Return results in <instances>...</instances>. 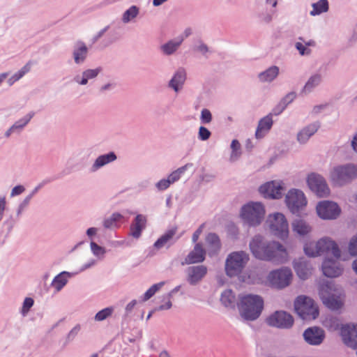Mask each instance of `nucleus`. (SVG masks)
<instances>
[{
  "mask_svg": "<svg viewBox=\"0 0 357 357\" xmlns=\"http://www.w3.org/2000/svg\"><path fill=\"white\" fill-rule=\"evenodd\" d=\"M319 81V77H317V76L312 77L308 80V82L306 83V84L305 86V89L306 90V89H310V88L312 87L313 86L317 84Z\"/></svg>",
  "mask_w": 357,
  "mask_h": 357,
  "instance_id": "45",
  "label": "nucleus"
},
{
  "mask_svg": "<svg viewBox=\"0 0 357 357\" xmlns=\"http://www.w3.org/2000/svg\"><path fill=\"white\" fill-rule=\"evenodd\" d=\"M265 215L264 206L259 202H250L244 205L241 211V216L250 226H257Z\"/></svg>",
  "mask_w": 357,
  "mask_h": 357,
  "instance_id": "10",
  "label": "nucleus"
},
{
  "mask_svg": "<svg viewBox=\"0 0 357 357\" xmlns=\"http://www.w3.org/2000/svg\"><path fill=\"white\" fill-rule=\"evenodd\" d=\"M307 183L310 189L319 197H327L330 195V188L322 176L311 173L307 176Z\"/></svg>",
  "mask_w": 357,
  "mask_h": 357,
  "instance_id": "12",
  "label": "nucleus"
},
{
  "mask_svg": "<svg viewBox=\"0 0 357 357\" xmlns=\"http://www.w3.org/2000/svg\"><path fill=\"white\" fill-rule=\"evenodd\" d=\"M285 202L291 212L294 213L306 205L307 200L301 190L291 189L286 195Z\"/></svg>",
  "mask_w": 357,
  "mask_h": 357,
  "instance_id": "13",
  "label": "nucleus"
},
{
  "mask_svg": "<svg viewBox=\"0 0 357 357\" xmlns=\"http://www.w3.org/2000/svg\"><path fill=\"white\" fill-rule=\"evenodd\" d=\"M316 130L317 129L314 126L307 127L303 129L298 134V140L300 142H305Z\"/></svg>",
  "mask_w": 357,
  "mask_h": 357,
  "instance_id": "31",
  "label": "nucleus"
},
{
  "mask_svg": "<svg viewBox=\"0 0 357 357\" xmlns=\"http://www.w3.org/2000/svg\"><path fill=\"white\" fill-rule=\"evenodd\" d=\"M294 97H295V95L294 93H290V94L287 95V96L286 97V99H287L289 100V102H290L294 99Z\"/></svg>",
  "mask_w": 357,
  "mask_h": 357,
  "instance_id": "59",
  "label": "nucleus"
},
{
  "mask_svg": "<svg viewBox=\"0 0 357 357\" xmlns=\"http://www.w3.org/2000/svg\"><path fill=\"white\" fill-rule=\"evenodd\" d=\"M340 335L346 345L352 348H357V324L342 326L340 329Z\"/></svg>",
  "mask_w": 357,
  "mask_h": 357,
  "instance_id": "17",
  "label": "nucleus"
},
{
  "mask_svg": "<svg viewBox=\"0 0 357 357\" xmlns=\"http://www.w3.org/2000/svg\"><path fill=\"white\" fill-rule=\"evenodd\" d=\"M86 54V47L85 46L82 47L77 52H75L74 54L75 62L79 63V61H83Z\"/></svg>",
  "mask_w": 357,
  "mask_h": 357,
  "instance_id": "40",
  "label": "nucleus"
},
{
  "mask_svg": "<svg viewBox=\"0 0 357 357\" xmlns=\"http://www.w3.org/2000/svg\"><path fill=\"white\" fill-rule=\"evenodd\" d=\"M181 41L182 40H179V41H177V42H174V41H169L168 43L164 44L161 48L163 51V52L165 54H167V55H169V54H173L177 49L178 47L180 46L181 43Z\"/></svg>",
  "mask_w": 357,
  "mask_h": 357,
  "instance_id": "29",
  "label": "nucleus"
},
{
  "mask_svg": "<svg viewBox=\"0 0 357 357\" xmlns=\"http://www.w3.org/2000/svg\"><path fill=\"white\" fill-rule=\"evenodd\" d=\"M328 9V5L327 0H320L319 2L312 4V10H311L310 15H319L323 12H326Z\"/></svg>",
  "mask_w": 357,
  "mask_h": 357,
  "instance_id": "27",
  "label": "nucleus"
},
{
  "mask_svg": "<svg viewBox=\"0 0 357 357\" xmlns=\"http://www.w3.org/2000/svg\"><path fill=\"white\" fill-rule=\"evenodd\" d=\"M164 285V282H160L158 284H155L153 285L144 294V301L149 300L152 296L155 294V293L158 291L162 286Z\"/></svg>",
  "mask_w": 357,
  "mask_h": 357,
  "instance_id": "37",
  "label": "nucleus"
},
{
  "mask_svg": "<svg viewBox=\"0 0 357 357\" xmlns=\"http://www.w3.org/2000/svg\"><path fill=\"white\" fill-rule=\"evenodd\" d=\"M266 225L270 232L275 236L284 240L289 236V224L285 216L281 213H274L268 215Z\"/></svg>",
  "mask_w": 357,
  "mask_h": 357,
  "instance_id": "9",
  "label": "nucleus"
},
{
  "mask_svg": "<svg viewBox=\"0 0 357 357\" xmlns=\"http://www.w3.org/2000/svg\"><path fill=\"white\" fill-rule=\"evenodd\" d=\"M278 74V68L276 66L270 68L266 72L260 74L259 77L262 81H271Z\"/></svg>",
  "mask_w": 357,
  "mask_h": 357,
  "instance_id": "30",
  "label": "nucleus"
},
{
  "mask_svg": "<svg viewBox=\"0 0 357 357\" xmlns=\"http://www.w3.org/2000/svg\"><path fill=\"white\" fill-rule=\"evenodd\" d=\"M172 307V302L169 300L165 305H160L159 310H167Z\"/></svg>",
  "mask_w": 357,
  "mask_h": 357,
  "instance_id": "51",
  "label": "nucleus"
},
{
  "mask_svg": "<svg viewBox=\"0 0 357 357\" xmlns=\"http://www.w3.org/2000/svg\"><path fill=\"white\" fill-rule=\"evenodd\" d=\"M185 167H183L172 172L167 178L169 182L172 183L177 181L179 178L181 174L185 171Z\"/></svg>",
  "mask_w": 357,
  "mask_h": 357,
  "instance_id": "38",
  "label": "nucleus"
},
{
  "mask_svg": "<svg viewBox=\"0 0 357 357\" xmlns=\"http://www.w3.org/2000/svg\"><path fill=\"white\" fill-rule=\"evenodd\" d=\"M293 268L296 275L303 280L309 278L312 273V266L304 258H298L293 261Z\"/></svg>",
  "mask_w": 357,
  "mask_h": 357,
  "instance_id": "18",
  "label": "nucleus"
},
{
  "mask_svg": "<svg viewBox=\"0 0 357 357\" xmlns=\"http://www.w3.org/2000/svg\"><path fill=\"white\" fill-rule=\"evenodd\" d=\"M200 233H201V229H199L197 231H196L195 232V234H193V236H192L193 242H196L197 241Z\"/></svg>",
  "mask_w": 357,
  "mask_h": 357,
  "instance_id": "55",
  "label": "nucleus"
},
{
  "mask_svg": "<svg viewBox=\"0 0 357 357\" xmlns=\"http://www.w3.org/2000/svg\"><path fill=\"white\" fill-rule=\"evenodd\" d=\"M96 232V229L95 228H89L88 230H87V234L89 236H92V235H94Z\"/></svg>",
  "mask_w": 357,
  "mask_h": 357,
  "instance_id": "56",
  "label": "nucleus"
},
{
  "mask_svg": "<svg viewBox=\"0 0 357 357\" xmlns=\"http://www.w3.org/2000/svg\"><path fill=\"white\" fill-rule=\"evenodd\" d=\"M87 82H88V78L86 77L83 76V77L79 83L82 85H84L87 83Z\"/></svg>",
  "mask_w": 357,
  "mask_h": 357,
  "instance_id": "60",
  "label": "nucleus"
},
{
  "mask_svg": "<svg viewBox=\"0 0 357 357\" xmlns=\"http://www.w3.org/2000/svg\"><path fill=\"white\" fill-rule=\"evenodd\" d=\"M291 229L294 236L299 238L310 236L312 231L311 225L301 218L296 219L291 222Z\"/></svg>",
  "mask_w": 357,
  "mask_h": 357,
  "instance_id": "19",
  "label": "nucleus"
},
{
  "mask_svg": "<svg viewBox=\"0 0 357 357\" xmlns=\"http://www.w3.org/2000/svg\"><path fill=\"white\" fill-rule=\"evenodd\" d=\"M316 212L321 219L333 220L337 219L340 215L341 208L335 202L324 200L317 203Z\"/></svg>",
  "mask_w": 357,
  "mask_h": 357,
  "instance_id": "11",
  "label": "nucleus"
},
{
  "mask_svg": "<svg viewBox=\"0 0 357 357\" xmlns=\"http://www.w3.org/2000/svg\"><path fill=\"white\" fill-rule=\"evenodd\" d=\"M205 259V251L200 244H197L185 259L187 264L199 263Z\"/></svg>",
  "mask_w": 357,
  "mask_h": 357,
  "instance_id": "21",
  "label": "nucleus"
},
{
  "mask_svg": "<svg viewBox=\"0 0 357 357\" xmlns=\"http://www.w3.org/2000/svg\"><path fill=\"white\" fill-rule=\"evenodd\" d=\"M268 1L272 4L273 7H275L277 4L276 0H268Z\"/></svg>",
  "mask_w": 357,
  "mask_h": 357,
  "instance_id": "63",
  "label": "nucleus"
},
{
  "mask_svg": "<svg viewBox=\"0 0 357 357\" xmlns=\"http://www.w3.org/2000/svg\"><path fill=\"white\" fill-rule=\"evenodd\" d=\"M174 234L175 231L174 230L168 231L166 234L162 236L155 243V247H156L157 248H160L162 246H163L169 239L172 238Z\"/></svg>",
  "mask_w": 357,
  "mask_h": 357,
  "instance_id": "33",
  "label": "nucleus"
},
{
  "mask_svg": "<svg viewBox=\"0 0 357 357\" xmlns=\"http://www.w3.org/2000/svg\"><path fill=\"white\" fill-rule=\"evenodd\" d=\"M206 241L211 245L214 250H218L220 247L219 238L214 234H208L206 238Z\"/></svg>",
  "mask_w": 357,
  "mask_h": 357,
  "instance_id": "36",
  "label": "nucleus"
},
{
  "mask_svg": "<svg viewBox=\"0 0 357 357\" xmlns=\"http://www.w3.org/2000/svg\"><path fill=\"white\" fill-rule=\"evenodd\" d=\"M114 222L112 220V218H110V219H108V220H105V222H104V225H105V227L106 228H109V227H110L112 225V224H113Z\"/></svg>",
  "mask_w": 357,
  "mask_h": 357,
  "instance_id": "54",
  "label": "nucleus"
},
{
  "mask_svg": "<svg viewBox=\"0 0 357 357\" xmlns=\"http://www.w3.org/2000/svg\"><path fill=\"white\" fill-rule=\"evenodd\" d=\"M170 184H171V183L169 182V179L167 178V179L161 180L160 181H159L157 183V187L160 190H165V189L167 188Z\"/></svg>",
  "mask_w": 357,
  "mask_h": 357,
  "instance_id": "47",
  "label": "nucleus"
},
{
  "mask_svg": "<svg viewBox=\"0 0 357 357\" xmlns=\"http://www.w3.org/2000/svg\"><path fill=\"white\" fill-rule=\"evenodd\" d=\"M100 72L98 68L87 70L83 73V76L86 77L88 79L96 77Z\"/></svg>",
  "mask_w": 357,
  "mask_h": 357,
  "instance_id": "43",
  "label": "nucleus"
},
{
  "mask_svg": "<svg viewBox=\"0 0 357 357\" xmlns=\"http://www.w3.org/2000/svg\"><path fill=\"white\" fill-rule=\"evenodd\" d=\"M160 357H169V354L167 352L162 351V352L160 353Z\"/></svg>",
  "mask_w": 357,
  "mask_h": 357,
  "instance_id": "62",
  "label": "nucleus"
},
{
  "mask_svg": "<svg viewBox=\"0 0 357 357\" xmlns=\"http://www.w3.org/2000/svg\"><path fill=\"white\" fill-rule=\"evenodd\" d=\"M238 306L242 318L248 321H254L261 314L264 301L259 295L243 294L239 296Z\"/></svg>",
  "mask_w": 357,
  "mask_h": 357,
  "instance_id": "4",
  "label": "nucleus"
},
{
  "mask_svg": "<svg viewBox=\"0 0 357 357\" xmlns=\"http://www.w3.org/2000/svg\"><path fill=\"white\" fill-rule=\"evenodd\" d=\"M339 259H335L326 256L321 263V271L324 275L327 278H337L340 276L343 271V266L338 261Z\"/></svg>",
  "mask_w": 357,
  "mask_h": 357,
  "instance_id": "14",
  "label": "nucleus"
},
{
  "mask_svg": "<svg viewBox=\"0 0 357 357\" xmlns=\"http://www.w3.org/2000/svg\"><path fill=\"white\" fill-rule=\"evenodd\" d=\"M112 310L111 308H105L96 315V319L98 321H102L108 317L112 314Z\"/></svg>",
  "mask_w": 357,
  "mask_h": 357,
  "instance_id": "39",
  "label": "nucleus"
},
{
  "mask_svg": "<svg viewBox=\"0 0 357 357\" xmlns=\"http://www.w3.org/2000/svg\"><path fill=\"white\" fill-rule=\"evenodd\" d=\"M357 177V166L349 163L334 167L330 172L331 182L338 186L344 185Z\"/></svg>",
  "mask_w": 357,
  "mask_h": 357,
  "instance_id": "7",
  "label": "nucleus"
},
{
  "mask_svg": "<svg viewBox=\"0 0 357 357\" xmlns=\"http://www.w3.org/2000/svg\"><path fill=\"white\" fill-rule=\"evenodd\" d=\"M138 13V9L136 6H132L130 8L123 16V21L124 22H128L130 20L135 18Z\"/></svg>",
  "mask_w": 357,
  "mask_h": 357,
  "instance_id": "35",
  "label": "nucleus"
},
{
  "mask_svg": "<svg viewBox=\"0 0 357 357\" xmlns=\"http://www.w3.org/2000/svg\"><path fill=\"white\" fill-rule=\"evenodd\" d=\"M91 248L94 255H103L105 252V250L103 248L99 246L98 244H96L94 242L91 243Z\"/></svg>",
  "mask_w": 357,
  "mask_h": 357,
  "instance_id": "41",
  "label": "nucleus"
},
{
  "mask_svg": "<svg viewBox=\"0 0 357 357\" xmlns=\"http://www.w3.org/2000/svg\"><path fill=\"white\" fill-rule=\"evenodd\" d=\"M285 189L282 181H273L266 182L259 187V192L265 197L280 199Z\"/></svg>",
  "mask_w": 357,
  "mask_h": 357,
  "instance_id": "15",
  "label": "nucleus"
},
{
  "mask_svg": "<svg viewBox=\"0 0 357 357\" xmlns=\"http://www.w3.org/2000/svg\"><path fill=\"white\" fill-rule=\"evenodd\" d=\"M296 47L299 50L301 54L303 55L305 54V48L301 43H297Z\"/></svg>",
  "mask_w": 357,
  "mask_h": 357,
  "instance_id": "50",
  "label": "nucleus"
},
{
  "mask_svg": "<svg viewBox=\"0 0 357 357\" xmlns=\"http://www.w3.org/2000/svg\"><path fill=\"white\" fill-rule=\"evenodd\" d=\"M6 201L4 198H0V214L4 211Z\"/></svg>",
  "mask_w": 357,
  "mask_h": 357,
  "instance_id": "52",
  "label": "nucleus"
},
{
  "mask_svg": "<svg viewBox=\"0 0 357 357\" xmlns=\"http://www.w3.org/2000/svg\"><path fill=\"white\" fill-rule=\"evenodd\" d=\"M347 249L350 256L357 257V233L349 239Z\"/></svg>",
  "mask_w": 357,
  "mask_h": 357,
  "instance_id": "32",
  "label": "nucleus"
},
{
  "mask_svg": "<svg viewBox=\"0 0 357 357\" xmlns=\"http://www.w3.org/2000/svg\"><path fill=\"white\" fill-rule=\"evenodd\" d=\"M33 299L31 298H26L24 300L23 307H22L23 313H26L29 310V308L33 305Z\"/></svg>",
  "mask_w": 357,
  "mask_h": 357,
  "instance_id": "46",
  "label": "nucleus"
},
{
  "mask_svg": "<svg viewBox=\"0 0 357 357\" xmlns=\"http://www.w3.org/2000/svg\"><path fill=\"white\" fill-rule=\"evenodd\" d=\"M324 336V331L317 326L308 328L303 333L305 341L311 345L320 344L323 342Z\"/></svg>",
  "mask_w": 357,
  "mask_h": 357,
  "instance_id": "20",
  "label": "nucleus"
},
{
  "mask_svg": "<svg viewBox=\"0 0 357 357\" xmlns=\"http://www.w3.org/2000/svg\"><path fill=\"white\" fill-rule=\"evenodd\" d=\"M351 146L354 150L357 152V134L354 137V139L351 142Z\"/></svg>",
  "mask_w": 357,
  "mask_h": 357,
  "instance_id": "53",
  "label": "nucleus"
},
{
  "mask_svg": "<svg viewBox=\"0 0 357 357\" xmlns=\"http://www.w3.org/2000/svg\"><path fill=\"white\" fill-rule=\"evenodd\" d=\"M24 190V188L23 186L22 185H18V186H16L15 187L13 190H12V192H11V195L12 196H14V195H20L21 194L23 191Z\"/></svg>",
  "mask_w": 357,
  "mask_h": 357,
  "instance_id": "49",
  "label": "nucleus"
},
{
  "mask_svg": "<svg viewBox=\"0 0 357 357\" xmlns=\"http://www.w3.org/2000/svg\"><path fill=\"white\" fill-rule=\"evenodd\" d=\"M202 120L204 123H209L211 121V114L208 109H203L202 112Z\"/></svg>",
  "mask_w": 357,
  "mask_h": 357,
  "instance_id": "44",
  "label": "nucleus"
},
{
  "mask_svg": "<svg viewBox=\"0 0 357 357\" xmlns=\"http://www.w3.org/2000/svg\"><path fill=\"white\" fill-rule=\"evenodd\" d=\"M293 277L291 270L289 267L283 266L269 271L260 283L272 289L282 290L291 284Z\"/></svg>",
  "mask_w": 357,
  "mask_h": 357,
  "instance_id": "5",
  "label": "nucleus"
},
{
  "mask_svg": "<svg viewBox=\"0 0 357 357\" xmlns=\"http://www.w3.org/2000/svg\"><path fill=\"white\" fill-rule=\"evenodd\" d=\"M253 256L260 260L284 264L289 256L287 248L276 241H268L263 236H254L249 244Z\"/></svg>",
  "mask_w": 357,
  "mask_h": 357,
  "instance_id": "1",
  "label": "nucleus"
},
{
  "mask_svg": "<svg viewBox=\"0 0 357 357\" xmlns=\"http://www.w3.org/2000/svg\"><path fill=\"white\" fill-rule=\"evenodd\" d=\"M318 290L319 298L326 307L333 311L343 307L344 303L343 291L333 282L320 283Z\"/></svg>",
  "mask_w": 357,
  "mask_h": 357,
  "instance_id": "3",
  "label": "nucleus"
},
{
  "mask_svg": "<svg viewBox=\"0 0 357 357\" xmlns=\"http://www.w3.org/2000/svg\"><path fill=\"white\" fill-rule=\"evenodd\" d=\"M303 251L309 258H317L324 255H331L335 259H340L342 257V250L338 243L328 236L305 241Z\"/></svg>",
  "mask_w": 357,
  "mask_h": 357,
  "instance_id": "2",
  "label": "nucleus"
},
{
  "mask_svg": "<svg viewBox=\"0 0 357 357\" xmlns=\"http://www.w3.org/2000/svg\"><path fill=\"white\" fill-rule=\"evenodd\" d=\"M294 307L296 313L303 320L312 321L319 315L318 304L305 295L297 296L294 300Z\"/></svg>",
  "mask_w": 357,
  "mask_h": 357,
  "instance_id": "6",
  "label": "nucleus"
},
{
  "mask_svg": "<svg viewBox=\"0 0 357 357\" xmlns=\"http://www.w3.org/2000/svg\"><path fill=\"white\" fill-rule=\"evenodd\" d=\"M273 124V121L271 117L266 116L265 118L262 119L258 125L257 130L256 131V137L257 138H261L262 137L261 132L263 131H268Z\"/></svg>",
  "mask_w": 357,
  "mask_h": 357,
  "instance_id": "24",
  "label": "nucleus"
},
{
  "mask_svg": "<svg viewBox=\"0 0 357 357\" xmlns=\"http://www.w3.org/2000/svg\"><path fill=\"white\" fill-rule=\"evenodd\" d=\"M185 80V73L184 71L177 72L169 82V85L175 91H178L179 86H181Z\"/></svg>",
  "mask_w": 357,
  "mask_h": 357,
  "instance_id": "26",
  "label": "nucleus"
},
{
  "mask_svg": "<svg viewBox=\"0 0 357 357\" xmlns=\"http://www.w3.org/2000/svg\"><path fill=\"white\" fill-rule=\"evenodd\" d=\"M120 215L119 214H114L112 218H111L112 219V220L114 222L116 221L119 218H120Z\"/></svg>",
  "mask_w": 357,
  "mask_h": 357,
  "instance_id": "61",
  "label": "nucleus"
},
{
  "mask_svg": "<svg viewBox=\"0 0 357 357\" xmlns=\"http://www.w3.org/2000/svg\"><path fill=\"white\" fill-rule=\"evenodd\" d=\"M62 274H69L68 273L63 272L55 278L52 282V285L56 288L57 291H59L66 283L67 280Z\"/></svg>",
  "mask_w": 357,
  "mask_h": 357,
  "instance_id": "34",
  "label": "nucleus"
},
{
  "mask_svg": "<svg viewBox=\"0 0 357 357\" xmlns=\"http://www.w3.org/2000/svg\"><path fill=\"white\" fill-rule=\"evenodd\" d=\"M207 268L204 266H193L188 272V280L190 284H195L202 279L206 274Z\"/></svg>",
  "mask_w": 357,
  "mask_h": 357,
  "instance_id": "22",
  "label": "nucleus"
},
{
  "mask_svg": "<svg viewBox=\"0 0 357 357\" xmlns=\"http://www.w3.org/2000/svg\"><path fill=\"white\" fill-rule=\"evenodd\" d=\"M167 0H153V5L155 6H158L160 4H162L163 2L166 1Z\"/></svg>",
  "mask_w": 357,
  "mask_h": 357,
  "instance_id": "58",
  "label": "nucleus"
},
{
  "mask_svg": "<svg viewBox=\"0 0 357 357\" xmlns=\"http://www.w3.org/2000/svg\"><path fill=\"white\" fill-rule=\"evenodd\" d=\"M146 219L141 215H137L135 218V223L132 227V235L138 238L140 236L142 229L144 227Z\"/></svg>",
  "mask_w": 357,
  "mask_h": 357,
  "instance_id": "25",
  "label": "nucleus"
},
{
  "mask_svg": "<svg viewBox=\"0 0 357 357\" xmlns=\"http://www.w3.org/2000/svg\"><path fill=\"white\" fill-rule=\"evenodd\" d=\"M240 144L236 139H234L231 142V147L233 150V153L231 156H237V153H236L238 150L240 149Z\"/></svg>",
  "mask_w": 357,
  "mask_h": 357,
  "instance_id": "48",
  "label": "nucleus"
},
{
  "mask_svg": "<svg viewBox=\"0 0 357 357\" xmlns=\"http://www.w3.org/2000/svg\"><path fill=\"white\" fill-rule=\"evenodd\" d=\"M351 266L354 272L357 274V259L352 262Z\"/></svg>",
  "mask_w": 357,
  "mask_h": 357,
  "instance_id": "57",
  "label": "nucleus"
},
{
  "mask_svg": "<svg viewBox=\"0 0 357 357\" xmlns=\"http://www.w3.org/2000/svg\"><path fill=\"white\" fill-rule=\"evenodd\" d=\"M220 301L225 307L234 308L236 304V298L231 289H226L221 294Z\"/></svg>",
  "mask_w": 357,
  "mask_h": 357,
  "instance_id": "23",
  "label": "nucleus"
},
{
  "mask_svg": "<svg viewBox=\"0 0 357 357\" xmlns=\"http://www.w3.org/2000/svg\"><path fill=\"white\" fill-rule=\"evenodd\" d=\"M116 158V157L114 153H109L107 155H100L96 159L94 163V166L96 167H100L109 162L115 160Z\"/></svg>",
  "mask_w": 357,
  "mask_h": 357,
  "instance_id": "28",
  "label": "nucleus"
},
{
  "mask_svg": "<svg viewBox=\"0 0 357 357\" xmlns=\"http://www.w3.org/2000/svg\"><path fill=\"white\" fill-rule=\"evenodd\" d=\"M249 261V255L244 251L230 253L225 261V270L229 277L240 275Z\"/></svg>",
  "mask_w": 357,
  "mask_h": 357,
  "instance_id": "8",
  "label": "nucleus"
},
{
  "mask_svg": "<svg viewBox=\"0 0 357 357\" xmlns=\"http://www.w3.org/2000/svg\"><path fill=\"white\" fill-rule=\"evenodd\" d=\"M267 323L271 326L288 328L293 325L294 318L285 311H276L267 318Z\"/></svg>",
  "mask_w": 357,
  "mask_h": 357,
  "instance_id": "16",
  "label": "nucleus"
},
{
  "mask_svg": "<svg viewBox=\"0 0 357 357\" xmlns=\"http://www.w3.org/2000/svg\"><path fill=\"white\" fill-rule=\"evenodd\" d=\"M210 135H211V132L207 128H206L203 126H201L199 128V136L202 140L208 139L209 138Z\"/></svg>",
  "mask_w": 357,
  "mask_h": 357,
  "instance_id": "42",
  "label": "nucleus"
},
{
  "mask_svg": "<svg viewBox=\"0 0 357 357\" xmlns=\"http://www.w3.org/2000/svg\"><path fill=\"white\" fill-rule=\"evenodd\" d=\"M6 77V74H2L1 75H0V83L1 82V81L3 79H4Z\"/></svg>",
  "mask_w": 357,
  "mask_h": 357,
  "instance_id": "64",
  "label": "nucleus"
}]
</instances>
